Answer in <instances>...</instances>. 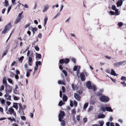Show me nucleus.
<instances>
[{
    "mask_svg": "<svg viewBox=\"0 0 126 126\" xmlns=\"http://www.w3.org/2000/svg\"><path fill=\"white\" fill-rule=\"evenodd\" d=\"M96 95L99 97L100 100L102 102H107L109 100V98L108 97L103 95L101 93H98Z\"/></svg>",
    "mask_w": 126,
    "mask_h": 126,
    "instance_id": "obj_1",
    "label": "nucleus"
},
{
    "mask_svg": "<svg viewBox=\"0 0 126 126\" xmlns=\"http://www.w3.org/2000/svg\"><path fill=\"white\" fill-rule=\"evenodd\" d=\"M86 87L89 89H92L94 91H95L96 90V86L93 85H92L91 82L90 81H88L86 83Z\"/></svg>",
    "mask_w": 126,
    "mask_h": 126,
    "instance_id": "obj_2",
    "label": "nucleus"
},
{
    "mask_svg": "<svg viewBox=\"0 0 126 126\" xmlns=\"http://www.w3.org/2000/svg\"><path fill=\"white\" fill-rule=\"evenodd\" d=\"M19 106V110L18 111V112L20 114L24 115L25 114L24 112V110L23 109V107L20 103L18 104Z\"/></svg>",
    "mask_w": 126,
    "mask_h": 126,
    "instance_id": "obj_3",
    "label": "nucleus"
},
{
    "mask_svg": "<svg viewBox=\"0 0 126 126\" xmlns=\"http://www.w3.org/2000/svg\"><path fill=\"white\" fill-rule=\"evenodd\" d=\"M34 55L33 53H31L30 55V56L28 58V63L29 65L31 66L32 65V58H34Z\"/></svg>",
    "mask_w": 126,
    "mask_h": 126,
    "instance_id": "obj_4",
    "label": "nucleus"
},
{
    "mask_svg": "<svg viewBox=\"0 0 126 126\" xmlns=\"http://www.w3.org/2000/svg\"><path fill=\"white\" fill-rule=\"evenodd\" d=\"M65 116V113L63 111H61L58 115L59 120L60 122H61L62 120L63 119V117Z\"/></svg>",
    "mask_w": 126,
    "mask_h": 126,
    "instance_id": "obj_5",
    "label": "nucleus"
},
{
    "mask_svg": "<svg viewBox=\"0 0 126 126\" xmlns=\"http://www.w3.org/2000/svg\"><path fill=\"white\" fill-rule=\"evenodd\" d=\"M8 111L11 114H13L15 118L16 117V114L15 112L14 111L12 107L9 108L8 110Z\"/></svg>",
    "mask_w": 126,
    "mask_h": 126,
    "instance_id": "obj_6",
    "label": "nucleus"
},
{
    "mask_svg": "<svg viewBox=\"0 0 126 126\" xmlns=\"http://www.w3.org/2000/svg\"><path fill=\"white\" fill-rule=\"evenodd\" d=\"M12 91V87L9 86H6V88L5 90V92L6 93H10Z\"/></svg>",
    "mask_w": 126,
    "mask_h": 126,
    "instance_id": "obj_7",
    "label": "nucleus"
},
{
    "mask_svg": "<svg viewBox=\"0 0 126 126\" xmlns=\"http://www.w3.org/2000/svg\"><path fill=\"white\" fill-rule=\"evenodd\" d=\"M69 59L68 58H66L65 60L62 59L60 60L59 62L61 64H63L64 63L67 64L69 62Z\"/></svg>",
    "mask_w": 126,
    "mask_h": 126,
    "instance_id": "obj_8",
    "label": "nucleus"
},
{
    "mask_svg": "<svg viewBox=\"0 0 126 126\" xmlns=\"http://www.w3.org/2000/svg\"><path fill=\"white\" fill-rule=\"evenodd\" d=\"M81 80L82 81H84L85 80V76L83 72L81 73L80 75Z\"/></svg>",
    "mask_w": 126,
    "mask_h": 126,
    "instance_id": "obj_9",
    "label": "nucleus"
},
{
    "mask_svg": "<svg viewBox=\"0 0 126 126\" xmlns=\"http://www.w3.org/2000/svg\"><path fill=\"white\" fill-rule=\"evenodd\" d=\"M74 97L77 101H79L80 99V96L78 94L75 93L74 94Z\"/></svg>",
    "mask_w": 126,
    "mask_h": 126,
    "instance_id": "obj_10",
    "label": "nucleus"
},
{
    "mask_svg": "<svg viewBox=\"0 0 126 126\" xmlns=\"http://www.w3.org/2000/svg\"><path fill=\"white\" fill-rule=\"evenodd\" d=\"M123 1L122 0H119L116 3L117 7H118L120 6H121L123 3Z\"/></svg>",
    "mask_w": 126,
    "mask_h": 126,
    "instance_id": "obj_11",
    "label": "nucleus"
},
{
    "mask_svg": "<svg viewBox=\"0 0 126 126\" xmlns=\"http://www.w3.org/2000/svg\"><path fill=\"white\" fill-rule=\"evenodd\" d=\"M49 7V5L48 4H46L44 5V8L42 11L43 13L46 12L47 10L48 9Z\"/></svg>",
    "mask_w": 126,
    "mask_h": 126,
    "instance_id": "obj_12",
    "label": "nucleus"
},
{
    "mask_svg": "<svg viewBox=\"0 0 126 126\" xmlns=\"http://www.w3.org/2000/svg\"><path fill=\"white\" fill-rule=\"evenodd\" d=\"M104 123V122L102 121H101L99 122L100 125H99L94 124L92 126H103Z\"/></svg>",
    "mask_w": 126,
    "mask_h": 126,
    "instance_id": "obj_13",
    "label": "nucleus"
},
{
    "mask_svg": "<svg viewBox=\"0 0 126 126\" xmlns=\"http://www.w3.org/2000/svg\"><path fill=\"white\" fill-rule=\"evenodd\" d=\"M106 110L109 112H112L113 110H112L111 107H107L106 105Z\"/></svg>",
    "mask_w": 126,
    "mask_h": 126,
    "instance_id": "obj_14",
    "label": "nucleus"
},
{
    "mask_svg": "<svg viewBox=\"0 0 126 126\" xmlns=\"http://www.w3.org/2000/svg\"><path fill=\"white\" fill-rule=\"evenodd\" d=\"M21 18H20L19 17H17L14 22L15 24H16L17 23L19 22L21 20Z\"/></svg>",
    "mask_w": 126,
    "mask_h": 126,
    "instance_id": "obj_15",
    "label": "nucleus"
},
{
    "mask_svg": "<svg viewBox=\"0 0 126 126\" xmlns=\"http://www.w3.org/2000/svg\"><path fill=\"white\" fill-rule=\"evenodd\" d=\"M113 65L114 67H116L121 65V64L120 62H119L114 63Z\"/></svg>",
    "mask_w": 126,
    "mask_h": 126,
    "instance_id": "obj_16",
    "label": "nucleus"
},
{
    "mask_svg": "<svg viewBox=\"0 0 126 126\" xmlns=\"http://www.w3.org/2000/svg\"><path fill=\"white\" fill-rule=\"evenodd\" d=\"M106 105L105 106V107L104 106H101L100 110L101 111L105 112L106 110Z\"/></svg>",
    "mask_w": 126,
    "mask_h": 126,
    "instance_id": "obj_17",
    "label": "nucleus"
},
{
    "mask_svg": "<svg viewBox=\"0 0 126 126\" xmlns=\"http://www.w3.org/2000/svg\"><path fill=\"white\" fill-rule=\"evenodd\" d=\"M111 74L114 76L119 75H118L116 74L115 71L113 69L111 70Z\"/></svg>",
    "mask_w": 126,
    "mask_h": 126,
    "instance_id": "obj_18",
    "label": "nucleus"
},
{
    "mask_svg": "<svg viewBox=\"0 0 126 126\" xmlns=\"http://www.w3.org/2000/svg\"><path fill=\"white\" fill-rule=\"evenodd\" d=\"M105 117V115L103 114H99L97 116L98 118H102Z\"/></svg>",
    "mask_w": 126,
    "mask_h": 126,
    "instance_id": "obj_19",
    "label": "nucleus"
},
{
    "mask_svg": "<svg viewBox=\"0 0 126 126\" xmlns=\"http://www.w3.org/2000/svg\"><path fill=\"white\" fill-rule=\"evenodd\" d=\"M18 88V86L17 85H16V87L14 89V93L15 94H17V92L16 89Z\"/></svg>",
    "mask_w": 126,
    "mask_h": 126,
    "instance_id": "obj_20",
    "label": "nucleus"
},
{
    "mask_svg": "<svg viewBox=\"0 0 126 126\" xmlns=\"http://www.w3.org/2000/svg\"><path fill=\"white\" fill-rule=\"evenodd\" d=\"M3 84L5 85H7V83L6 82V79L5 77H4L3 78Z\"/></svg>",
    "mask_w": 126,
    "mask_h": 126,
    "instance_id": "obj_21",
    "label": "nucleus"
},
{
    "mask_svg": "<svg viewBox=\"0 0 126 126\" xmlns=\"http://www.w3.org/2000/svg\"><path fill=\"white\" fill-rule=\"evenodd\" d=\"M18 103H13V107L15 108L16 110H17L18 109V105L17 104Z\"/></svg>",
    "mask_w": 126,
    "mask_h": 126,
    "instance_id": "obj_22",
    "label": "nucleus"
},
{
    "mask_svg": "<svg viewBox=\"0 0 126 126\" xmlns=\"http://www.w3.org/2000/svg\"><path fill=\"white\" fill-rule=\"evenodd\" d=\"M62 99L64 102H66L67 99V98L66 96L63 94Z\"/></svg>",
    "mask_w": 126,
    "mask_h": 126,
    "instance_id": "obj_23",
    "label": "nucleus"
},
{
    "mask_svg": "<svg viewBox=\"0 0 126 126\" xmlns=\"http://www.w3.org/2000/svg\"><path fill=\"white\" fill-rule=\"evenodd\" d=\"M11 25V24L10 23H9L7 25H6L5 26V28L6 30H7L8 31V30H9V28L10 27Z\"/></svg>",
    "mask_w": 126,
    "mask_h": 126,
    "instance_id": "obj_24",
    "label": "nucleus"
},
{
    "mask_svg": "<svg viewBox=\"0 0 126 126\" xmlns=\"http://www.w3.org/2000/svg\"><path fill=\"white\" fill-rule=\"evenodd\" d=\"M47 20H48L47 17V16H45V18L44 19V26H45V25H46Z\"/></svg>",
    "mask_w": 126,
    "mask_h": 126,
    "instance_id": "obj_25",
    "label": "nucleus"
},
{
    "mask_svg": "<svg viewBox=\"0 0 126 126\" xmlns=\"http://www.w3.org/2000/svg\"><path fill=\"white\" fill-rule=\"evenodd\" d=\"M35 55L36 58H37L39 59H41V55L40 54L36 53Z\"/></svg>",
    "mask_w": 126,
    "mask_h": 126,
    "instance_id": "obj_26",
    "label": "nucleus"
},
{
    "mask_svg": "<svg viewBox=\"0 0 126 126\" xmlns=\"http://www.w3.org/2000/svg\"><path fill=\"white\" fill-rule=\"evenodd\" d=\"M118 9H116L115 11V15L116 16L120 14V12L119 11H118Z\"/></svg>",
    "mask_w": 126,
    "mask_h": 126,
    "instance_id": "obj_27",
    "label": "nucleus"
},
{
    "mask_svg": "<svg viewBox=\"0 0 126 126\" xmlns=\"http://www.w3.org/2000/svg\"><path fill=\"white\" fill-rule=\"evenodd\" d=\"M4 6L7 7L9 4V3L8 1L7 0H5L4 2Z\"/></svg>",
    "mask_w": 126,
    "mask_h": 126,
    "instance_id": "obj_28",
    "label": "nucleus"
},
{
    "mask_svg": "<svg viewBox=\"0 0 126 126\" xmlns=\"http://www.w3.org/2000/svg\"><path fill=\"white\" fill-rule=\"evenodd\" d=\"M58 83L59 84H62L64 85L65 84L64 81L63 80H59L58 81Z\"/></svg>",
    "mask_w": 126,
    "mask_h": 126,
    "instance_id": "obj_29",
    "label": "nucleus"
},
{
    "mask_svg": "<svg viewBox=\"0 0 126 126\" xmlns=\"http://www.w3.org/2000/svg\"><path fill=\"white\" fill-rule=\"evenodd\" d=\"M95 102V101L94 100L91 99L90 101V103L92 105H94Z\"/></svg>",
    "mask_w": 126,
    "mask_h": 126,
    "instance_id": "obj_30",
    "label": "nucleus"
},
{
    "mask_svg": "<svg viewBox=\"0 0 126 126\" xmlns=\"http://www.w3.org/2000/svg\"><path fill=\"white\" fill-rule=\"evenodd\" d=\"M88 105V104L87 103H85L84 105L83 109V110H84L87 107Z\"/></svg>",
    "mask_w": 126,
    "mask_h": 126,
    "instance_id": "obj_31",
    "label": "nucleus"
},
{
    "mask_svg": "<svg viewBox=\"0 0 126 126\" xmlns=\"http://www.w3.org/2000/svg\"><path fill=\"white\" fill-rule=\"evenodd\" d=\"M76 110L75 109H74L72 110L71 111V114L73 115H75L76 113Z\"/></svg>",
    "mask_w": 126,
    "mask_h": 126,
    "instance_id": "obj_32",
    "label": "nucleus"
},
{
    "mask_svg": "<svg viewBox=\"0 0 126 126\" xmlns=\"http://www.w3.org/2000/svg\"><path fill=\"white\" fill-rule=\"evenodd\" d=\"M41 64V62L40 61H36L35 63V65L36 66H38V65H40Z\"/></svg>",
    "mask_w": 126,
    "mask_h": 126,
    "instance_id": "obj_33",
    "label": "nucleus"
},
{
    "mask_svg": "<svg viewBox=\"0 0 126 126\" xmlns=\"http://www.w3.org/2000/svg\"><path fill=\"white\" fill-rule=\"evenodd\" d=\"M121 65H124L125 64H126V60L124 61H122L120 62Z\"/></svg>",
    "mask_w": 126,
    "mask_h": 126,
    "instance_id": "obj_34",
    "label": "nucleus"
},
{
    "mask_svg": "<svg viewBox=\"0 0 126 126\" xmlns=\"http://www.w3.org/2000/svg\"><path fill=\"white\" fill-rule=\"evenodd\" d=\"M71 86L73 90H75L76 89V86L74 84H72Z\"/></svg>",
    "mask_w": 126,
    "mask_h": 126,
    "instance_id": "obj_35",
    "label": "nucleus"
},
{
    "mask_svg": "<svg viewBox=\"0 0 126 126\" xmlns=\"http://www.w3.org/2000/svg\"><path fill=\"white\" fill-rule=\"evenodd\" d=\"M12 118H11V117H10L9 118H7L8 120H10L11 121L16 122V120L13 117Z\"/></svg>",
    "mask_w": 126,
    "mask_h": 126,
    "instance_id": "obj_36",
    "label": "nucleus"
},
{
    "mask_svg": "<svg viewBox=\"0 0 126 126\" xmlns=\"http://www.w3.org/2000/svg\"><path fill=\"white\" fill-rule=\"evenodd\" d=\"M24 57L23 56L21 57L19 59V61L20 62H22L24 58Z\"/></svg>",
    "mask_w": 126,
    "mask_h": 126,
    "instance_id": "obj_37",
    "label": "nucleus"
},
{
    "mask_svg": "<svg viewBox=\"0 0 126 126\" xmlns=\"http://www.w3.org/2000/svg\"><path fill=\"white\" fill-rule=\"evenodd\" d=\"M32 28V32H33V34H34L35 32V31H37V28Z\"/></svg>",
    "mask_w": 126,
    "mask_h": 126,
    "instance_id": "obj_38",
    "label": "nucleus"
},
{
    "mask_svg": "<svg viewBox=\"0 0 126 126\" xmlns=\"http://www.w3.org/2000/svg\"><path fill=\"white\" fill-rule=\"evenodd\" d=\"M62 72L64 74L65 76L66 77L67 76V73L66 71L65 70H63Z\"/></svg>",
    "mask_w": 126,
    "mask_h": 126,
    "instance_id": "obj_39",
    "label": "nucleus"
},
{
    "mask_svg": "<svg viewBox=\"0 0 126 126\" xmlns=\"http://www.w3.org/2000/svg\"><path fill=\"white\" fill-rule=\"evenodd\" d=\"M61 122V125L62 126H64L65 125V121L62 120V121Z\"/></svg>",
    "mask_w": 126,
    "mask_h": 126,
    "instance_id": "obj_40",
    "label": "nucleus"
},
{
    "mask_svg": "<svg viewBox=\"0 0 126 126\" xmlns=\"http://www.w3.org/2000/svg\"><path fill=\"white\" fill-rule=\"evenodd\" d=\"M7 51L8 50H6L3 52V53L2 54V57H3L5 56L6 54Z\"/></svg>",
    "mask_w": 126,
    "mask_h": 126,
    "instance_id": "obj_41",
    "label": "nucleus"
},
{
    "mask_svg": "<svg viewBox=\"0 0 126 126\" xmlns=\"http://www.w3.org/2000/svg\"><path fill=\"white\" fill-rule=\"evenodd\" d=\"M12 4L10 6L8 7L7 10V14H8L9 12H10V10L11 9V7H12Z\"/></svg>",
    "mask_w": 126,
    "mask_h": 126,
    "instance_id": "obj_42",
    "label": "nucleus"
},
{
    "mask_svg": "<svg viewBox=\"0 0 126 126\" xmlns=\"http://www.w3.org/2000/svg\"><path fill=\"white\" fill-rule=\"evenodd\" d=\"M31 24V23H29L27 24L26 25L24 26V28H27L29 27Z\"/></svg>",
    "mask_w": 126,
    "mask_h": 126,
    "instance_id": "obj_43",
    "label": "nucleus"
},
{
    "mask_svg": "<svg viewBox=\"0 0 126 126\" xmlns=\"http://www.w3.org/2000/svg\"><path fill=\"white\" fill-rule=\"evenodd\" d=\"M63 103L62 101H60L58 105L59 106H62L63 104Z\"/></svg>",
    "mask_w": 126,
    "mask_h": 126,
    "instance_id": "obj_44",
    "label": "nucleus"
},
{
    "mask_svg": "<svg viewBox=\"0 0 126 126\" xmlns=\"http://www.w3.org/2000/svg\"><path fill=\"white\" fill-rule=\"evenodd\" d=\"M121 79L122 80H126V77L124 76H122L121 78Z\"/></svg>",
    "mask_w": 126,
    "mask_h": 126,
    "instance_id": "obj_45",
    "label": "nucleus"
},
{
    "mask_svg": "<svg viewBox=\"0 0 126 126\" xmlns=\"http://www.w3.org/2000/svg\"><path fill=\"white\" fill-rule=\"evenodd\" d=\"M21 118L22 120L23 121H25L26 120V117L24 116H21Z\"/></svg>",
    "mask_w": 126,
    "mask_h": 126,
    "instance_id": "obj_46",
    "label": "nucleus"
},
{
    "mask_svg": "<svg viewBox=\"0 0 126 126\" xmlns=\"http://www.w3.org/2000/svg\"><path fill=\"white\" fill-rule=\"evenodd\" d=\"M78 69V66L77 65L75 66L73 68V70L74 71H76Z\"/></svg>",
    "mask_w": 126,
    "mask_h": 126,
    "instance_id": "obj_47",
    "label": "nucleus"
},
{
    "mask_svg": "<svg viewBox=\"0 0 126 126\" xmlns=\"http://www.w3.org/2000/svg\"><path fill=\"white\" fill-rule=\"evenodd\" d=\"M112 10H115L117 9L115 6L114 5H113L112 6Z\"/></svg>",
    "mask_w": 126,
    "mask_h": 126,
    "instance_id": "obj_48",
    "label": "nucleus"
},
{
    "mask_svg": "<svg viewBox=\"0 0 126 126\" xmlns=\"http://www.w3.org/2000/svg\"><path fill=\"white\" fill-rule=\"evenodd\" d=\"M8 97L7 98H6V99L7 100H9L10 101L11 100V95H9L8 96Z\"/></svg>",
    "mask_w": 126,
    "mask_h": 126,
    "instance_id": "obj_49",
    "label": "nucleus"
},
{
    "mask_svg": "<svg viewBox=\"0 0 126 126\" xmlns=\"http://www.w3.org/2000/svg\"><path fill=\"white\" fill-rule=\"evenodd\" d=\"M121 83L123 85L124 87L126 86V83H125V82H121Z\"/></svg>",
    "mask_w": 126,
    "mask_h": 126,
    "instance_id": "obj_50",
    "label": "nucleus"
},
{
    "mask_svg": "<svg viewBox=\"0 0 126 126\" xmlns=\"http://www.w3.org/2000/svg\"><path fill=\"white\" fill-rule=\"evenodd\" d=\"M60 13H57L56 15L54 16V18H55L57 17H58V16H60Z\"/></svg>",
    "mask_w": 126,
    "mask_h": 126,
    "instance_id": "obj_51",
    "label": "nucleus"
},
{
    "mask_svg": "<svg viewBox=\"0 0 126 126\" xmlns=\"http://www.w3.org/2000/svg\"><path fill=\"white\" fill-rule=\"evenodd\" d=\"M123 23L121 22H120L118 23V25L119 27H121L123 25Z\"/></svg>",
    "mask_w": 126,
    "mask_h": 126,
    "instance_id": "obj_52",
    "label": "nucleus"
},
{
    "mask_svg": "<svg viewBox=\"0 0 126 126\" xmlns=\"http://www.w3.org/2000/svg\"><path fill=\"white\" fill-rule=\"evenodd\" d=\"M8 30H6V29H5V28H4V30L2 32V34H4V33H5Z\"/></svg>",
    "mask_w": 126,
    "mask_h": 126,
    "instance_id": "obj_53",
    "label": "nucleus"
},
{
    "mask_svg": "<svg viewBox=\"0 0 126 126\" xmlns=\"http://www.w3.org/2000/svg\"><path fill=\"white\" fill-rule=\"evenodd\" d=\"M74 106L75 107H76L78 104L77 102L76 101H74Z\"/></svg>",
    "mask_w": 126,
    "mask_h": 126,
    "instance_id": "obj_54",
    "label": "nucleus"
},
{
    "mask_svg": "<svg viewBox=\"0 0 126 126\" xmlns=\"http://www.w3.org/2000/svg\"><path fill=\"white\" fill-rule=\"evenodd\" d=\"M23 11H22L19 14L17 17H19L20 18L21 17L22 15L23 14Z\"/></svg>",
    "mask_w": 126,
    "mask_h": 126,
    "instance_id": "obj_55",
    "label": "nucleus"
},
{
    "mask_svg": "<svg viewBox=\"0 0 126 126\" xmlns=\"http://www.w3.org/2000/svg\"><path fill=\"white\" fill-rule=\"evenodd\" d=\"M8 82L11 83H12V80L11 79H10L9 78L8 79Z\"/></svg>",
    "mask_w": 126,
    "mask_h": 126,
    "instance_id": "obj_56",
    "label": "nucleus"
},
{
    "mask_svg": "<svg viewBox=\"0 0 126 126\" xmlns=\"http://www.w3.org/2000/svg\"><path fill=\"white\" fill-rule=\"evenodd\" d=\"M110 14L111 15H113L115 14V12L112 11H110Z\"/></svg>",
    "mask_w": 126,
    "mask_h": 126,
    "instance_id": "obj_57",
    "label": "nucleus"
},
{
    "mask_svg": "<svg viewBox=\"0 0 126 126\" xmlns=\"http://www.w3.org/2000/svg\"><path fill=\"white\" fill-rule=\"evenodd\" d=\"M62 89L63 92V93L65 91V87L63 86H62Z\"/></svg>",
    "mask_w": 126,
    "mask_h": 126,
    "instance_id": "obj_58",
    "label": "nucleus"
},
{
    "mask_svg": "<svg viewBox=\"0 0 126 126\" xmlns=\"http://www.w3.org/2000/svg\"><path fill=\"white\" fill-rule=\"evenodd\" d=\"M30 75V73L28 72V71H27L26 75V76L28 77H29Z\"/></svg>",
    "mask_w": 126,
    "mask_h": 126,
    "instance_id": "obj_59",
    "label": "nucleus"
},
{
    "mask_svg": "<svg viewBox=\"0 0 126 126\" xmlns=\"http://www.w3.org/2000/svg\"><path fill=\"white\" fill-rule=\"evenodd\" d=\"M110 79L112 80V81L113 82H115L116 81V80H115V79H113L111 78H110Z\"/></svg>",
    "mask_w": 126,
    "mask_h": 126,
    "instance_id": "obj_60",
    "label": "nucleus"
},
{
    "mask_svg": "<svg viewBox=\"0 0 126 126\" xmlns=\"http://www.w3.org/2000/svg\"><path fill=\"white\" fill-rule=\"evenodd\" d=\"M71 61L73 62L74 63H75V62H76V59L74 58H72L71 59Z\"/></svg>",
    "mask_w": 126,
    "mask_h": 126,
    "instance_id": "obj_61",
    "label": "nucleus"
},
{
    "mask_svg": "<svg viewBox=\"0 0 126 126\" xmlns=\"http://www.w3.org/2000/svg\"><path fill=\"white\" fill-rule=\"evenodd\" d=\"M83 122L84 123H85L87 121V118H84L83 119Z\"/></svg>",
    "mask_w": 126,
    "mask_h": 126,
    "instance_id": "obj_62",
    "label": "nucleus"
},
{
    "mask_svg": "<svg viewBox=\"0 0 126 126\" xmlns=\"http://www.w3.org/2000/svg\"><path fill=\"white\" fill-rule=\"evenodd\" d=\"M35 49L37 51H38L39 50V47L38 46H36L35 47Z\"/></svg>",
    "mask_w": 126,
    "mask_h": 126,
    "instance_id": "obj_63",
    "label": "nucleus"
},
{
    "mask_svg": "<svg viewBox=\"0 0 126 126\" xmlns=\"http://www.w3.org/2000/svg\"><path fill=\"white\" fill-rule=\"evenodd\" d=\"M78 93L79 95H81L82 93V91L81 90H79L78 91Z\"/></svg>",
    "mask_w": 126,
    "mask_h": 126,
    "instance_id": "obj_64",
    "label": "nucleus"
}]
</instances>
